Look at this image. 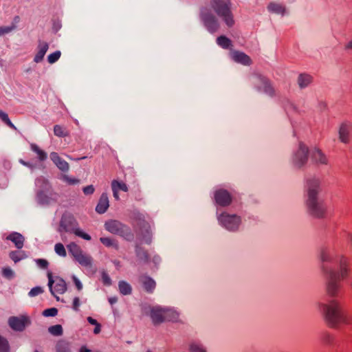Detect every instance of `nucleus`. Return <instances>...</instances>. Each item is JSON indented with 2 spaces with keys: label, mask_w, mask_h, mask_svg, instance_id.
Listing matches in <instances>:
<instances>
[{
  "label": "nucleus",
  "mask_w": 352,
  "mask_h": 352,
  "mask_svg": "<svg viewBox=\"0 0 352 352\" xmlns=\"http://www.w3.org/2000/svg\"><path fill=\"white\" fill-rule=\"evenodd\" d=\"M336 270L322 266V273L326 277L324 290L331 299L327 302L318 304L326 323L333 329L340 328L341 324L349 325L352 323L351 316L342 309V303L336 299L342 291V280L348 279L351 274V260L344 254H339L336 256Z\"/></svg>",
  "instance_id": "f257e3e1"
},
{
  "label": "nucleus",
  "mask_w": 352,
  "mask_h": 352,
  "mask_svg": "<svg viewBox=\"0 0 352 352\" xmlns=\"http://www.w3.org/2000/svg\"><path fill=\"white\" fill-rule=\"evenodd\" d=\"M321 191V181L318 177L307 179L305 186V205L308 213L313 217L322 219L325 217L327 207L319 197Z\"/></svg>",
  "instance_id": "f03ea898"
},
{
  "label": "nucleus",
  "mask_w": 352,
  "mask_h": 352,
  "mask_svg": "<svg viewBox=\"0 0 352 352\" xmlns=\"http://www.w3.org/2000/svg\"><path fill=\"white\" fill-rule=\"evenodd\" d=\"M210 8L228 27L234 24L230 0H210Z\"/></svg>",
  "instance_id": "7ed1b4c3"
},
{
  "label": "nucleus",
  "mask_w": 352,
  "mask_h": 352,
  "mask_svg": "<svg viewBox=\"0 0 352 352\" xmlns=\"http://www.w3.org/2000/svg\"><path fill=\"white\" fill-rule=\"evenodd\" d=\"M60 227H62L65 231L71 232L75 234L76 236L81 237L85 240L89 241L91 236L77 228V222L73 216L64 214L60 220Z\"/></svg>",
  "instance_id": "20e7f679"
},
{
  "label": "nucleus",
  "mask_w": 352,
  "mask_h": 352,
  "mask_svg": "<svg viewBox=\"0 0 352 352\" xmlns=\"http://www.w3.org/2000/svg\"><path fill=\"white\" fill-rule=\"evenodd\" d=\"M151 317L153 323L158 324L164 320L176 321L179 317L177 311L170 309L153 308L151 309Z\"/></svg>",
  "instance_id": "39448f33"
},
{
  "label": "nucleus",
  "mask_w": 352,
  "mask_h": 352,
  "mask_svg": "<svg viewBox=\"0 0 352 352\" xmlns=\"http://www.w3.org/2000/svg\"><path fill=\"white\" fill-rule=\"evenodd\" d=\"M309 149L308 147L300 142L298 149L293 153L292 156V163L295 168H302L308 161Z\"/></svg>",
  "instance_id": "423d86ee"
},
{
  "label": "nucleus",
  "mask_w": 352,
  "mask_h": 352,
  "mask_svg": "<svg viewBox=\"0 0 352 352\" xmlns=\"http://www.w3.org/2000/svg\"><path fill=\"white\" fill-rule=\"evenodd\" d=\"M218 220L227 230L230 231L236 230L241 223V219L236 215H230L226 212H223L218 217Z\"/></svg>",
  "instance_id": "0eeeda50"
},
{
  "label": "nucleus",
  "mask_w": 352,
  "mask_h": 352,
  "mask_svg": "<svg viewBox=\"0 0 352 352\" xmlns=\"http://www.w3.org/2000/svg\"><path fill=\"white\" fill-rule=\"evenodd\" d=\"M337 256H335L334 249L330 246L321 247L318 253V258L320 261V269L322 271V266L329 267L327 264L331 263Z\"/></svg>",
  "instance_id": "6e6552de"
},
{
  "label": "nucleus",
  "mask_w": 352,
  "mask_h": 352,
  "mask_svg": "<svg viewBox=\"0 0 352 352\" xmlns=\"http://www.w3.org/2000/svg\"><path fill=\"white\" fill-rule=\"evenodd\" d=\"M47 276L49 279L48 285L50 292L52 295L56 298V300H58L59 298L56 294H62L66 291V283L63 279L58 277H56L54 280H53L51 273H48Z\"/></svg>",
  "instance_id": "1a4fd4ad"
},
{
  "label": "nucleus",
  "mask_w": 352,
  "mask_h": 352,
  "mask_svg": "<svg viewBox=\"0 0 352 352\" xmlns=\"http://www.w3.org/2000/svg\"><path fill=\"white\" fill-rule=\"evenodd\" d=\"M201 18L205 26L210 32H214L219 28V23L217 18L210 12L207 8L201 10Z\"/></svg>",
  "instance_id": "9d476101"
},
{
  "label": "nucleus",
  "mask_w": 352,
  "mask_h": 352,
  "mask_svg": "<svg viewBox=\"0 0 352 352\" xmlns=\"http://www.w3.org/2000/svg\"><path fill=\"white\" fill-rule=\"evenodd\" d=\"M10 327L15 331H23L25 326L30 323L28 317L21 316L19 317H10L8 320Z\"/></svg>",
  "instance_id": "9b49d317"
},
{
  "label": "nucleus",
  "mask_w": 352,
  "mask_h": 352,
  "mask_svg": "<svg viewBox=\"0 0 352 352\" xmlns=\"http://www.w3.org/2000/svg\"><path fill=\"white\" fill-rule=\"evenodd\" d=\"M215 201L218 205L226 206L229 205L232 201V197L230 193L223 189L217 190L214 193Z\"/></svg>",
  "instance_id": "f8f14e48"
},
{
  "label": "nucleus",
  "mask_w": 352,
  "mask_h": 352,
  "mask_svg": "<svg viewBox=\"0 0 352 352\" xmlns=\"http://www.w3.org/2000/svg\"><path fill=\"white\" fill-rule=\"evenodd\" d=\"M311 160L317 165H327L329 160L326 155L319 148H315L311 153Z\"/></svg>",
  "instance_id": "ddd939ff"
},
{
  "label": "nucleus",
  "mask_w": 352,
  "mask_h": 352,
  "mask_svg": "<svg viewBox=\"0 0 352 352\" xmlns=\"http://www.w3.org/2000/svg\"><path fill=\"white\" fill-rule=\"evenodd\" d=\"M231 58L236 63L244 65H250L252 63L251 58L249 56L243 52L239 51H234L231 54Z\"/></svg>",
  "instance_id": "4468645a"
},
{
  "label": "nucleus",
  "mask_w": 352,
  "mask_h": 352,
  "mask_svg": "<svg viewBox=\"0 0 352 352\" xmlns=\"http://www.w3.org/2000/svg\"><path fill=\"white\" fill-rule=\"evenodd\" d=\"M50 158L56 166L62 171H66L69 169L68 163L63 160L57 153L53 152L50 154Z\"/></svg>",
  "instance_id": "2eb2a0df"
},
{
  "label": "nucleus",
  "mask_w": 352,
  "mask_h": 352,
  "mask_svg": "<svg viewBox=\"0 0 352 352\" xmlns=\"http://www.w3.org/2000/svg\"><path fill=\"white\" fill-rule=\"evenodd\" d=\"M6 239L11 241L18 249L23 247L25 239L20 233L12 232L6 237Z\"/></svg>",
  "instance_id": "dca6fc26"
},
{
  "label": "nucleus",
  "mask_w": 352,
  "mask_h": 352,
  "mask_svg": "<svg viewBox=\"0 0 352 352\" xmlns=\"http://www.w3.org/2000/svg\"><path fill=\"white\" fill-rule=\"evenodd\" d=\"M111 187H112V190H113V197H115V199L116 200L119 199V196H118L119 190H122L124 192H126L128 190L127 186L126 185L125 183H124L122 182H118L116 180H113L112 182Z\"/></svg>",
  "instance_id": "f3484780"
},
{
  "label": "nucleus",
  "mask_w": 352,
  "mask_h": 352,
  "mask_svg": "<svg viewBox=\"0 0 352 352\" xmlns=\"http://www.w3.org/2000/svg\"><path fill=\"white\" fill-rule=\"evenodd\" d=\"M339 139L344 144H347L349 141V130L346 123L343 122L341 124L339 131Z\"/></svg>",
  "instance_id": "a211bd4d"
},
{
  "label": "nucleus",
  "mask_w": 352,
  "mask_h": 352,
  "mask_svg": "<svg viewBox=\"0 0 352 352\" xmlns=\"http://www.w3.org/2000/svg\"><path fill=\"white\" fill-rule=\"evenodd\" d=\"M267 10L270 13L283 15L285 12V8L278 2H271L267 6Z\"/></svg>",
  "instance_id": "6ab92c4d"
},
{
  "label": "nucleus",
  "mask_w": 352,
  "mask_h": 352,
  "mask_svg": "<svg viewBox=\"0 0 352 352\" xmlns=\"http://www.w3.org/2000/svg\"><path fill=\"white\" fill-rule=\"evenodd\" d=\"M109 199L106 194H102L99 199L98 204L96 206V210L100 214L106 212L109 208Z\"/></svg>",
  "instance_id": "aec40b11"
},
{
  "label": "nucleus",
  "mask_w": 352,
  "mask_h": 352,
  "mask_svg": "<svg viewBox=\"0 0 352 352\" xmlns=\"http://www.w3.org/2000/svg\"><path fill=\"white\" fill-rule=\"evenodd\" d=\"M48 44L46 42H40L38 45V52L34 57L36 63L41 62L48 50Z\"/></svg>",
  "instance_id": "412c9836"
},
{
  "label": "nucleus",
  "mask_w": 352,
  "mask_h": 352,
  "mask_svg": "<svg viewBox=\"0 0 352 352\" xmlns=\"http://www.w3.org/2000/svg\"><path fill=\"white\" fill-rule=\"evenodd\" d=\"M312 81V77L307 74H301L298 76L297 82L300 89L307 87Z\"/></svg>",
  "instance_id": "4be33fe9"
},
{
  "label": "nucleus",
  "mask_w": 352,
  "mask_h": 352,
  "mask_svg": "<svg viewBox=\"0 0 352 352\" xmlns=\"http://www.w3.org/2000/svg\"><path fill=\"white\" fill-rule=\"evenodd\" d=\"M141 282L144 289L148 292H152L156 285L155 282L148 276H142L141 278Z\"/></svg>",
  "instance_id": "5701e85b"
},
{
  "label": "nucleus",
  "mask_w": 352,
  "mask_h": 352,
  "mask_svg": "<svg viewBox=\"0 0 352 352\" xmlns=\"http://www.w3.org/2000/svg\"><path fill=\"white\" fill-rule=\"evenodd\" d=\"M122 225L116 221H109L105 223V228L109 232L117 234L119 232Z\"/></svg>",
  "instance_id": "b1692460"
},
{
  "label": "nucleus",
  "mask_w": 352,
  "mask_h": 352,
  "mask_svg": "<svg viewBox=\"0 0 352 352\" xmlns=\"http://www.w3.org/2000/svg\"><path fill=\"white\" fill-rule=\"evenodd\" d=\"M74 259L81 265L88 267L91 264V258L89 255L82 252L78 256L74 258Z\"/></svg>",
  "instance_id": "393cba45"
},
{
  "label": "nucleus",
  "mask_w": 352,
  "mask_h": 352,
  "mask_svg": "<svg viewBox=\"0 0 352 352\" xmlns=\"http://www.w3.org/2000/svg\"><path fill=\"white\" fill-rule=\"evenodd\" d=\"M67 248L69 253L73 256L74 258L78 256V255L82 252L80 246L74 242L70 243L67 245Z\"/></svg>",
  "instance_id": "a878e982"
},
{
  "label": "nucleus",
  "mask_w": 352,
  "mask_h": 352,
  "mask_svg": "<svg viewBox=\"0 0 352 352\" xmlns=\"http://www.w3.org/2000/svg\"><path fill=\"white\" fill-rule=\"evenodd\" d=\"M265 95L270 98L276 96V89L271 82L265 79Z\"/></svg>",
  "instance_id": "bb28decb"
},
{
  "label": "nucleus",
  "mask_w": 352,
  "mask_h": 352,
  "mask_svg": "<svg viewBox=\"0 0 352 352\" xmlns=\"http://www.w3.org/2000/svg\"><path fill=\"white\" fill-rule=\"evenodd\" d=\"M217 44L224 49H228L231 45V41L229 38L224 36H219L217 39Z\"/></svg>",
  "instance_id": "cd10ccee"
},
{
  "label": "nucleus",
  "mask_w": 352,
  "mask_h": 352,
  "mask_svg": "<svg viewBox=\"0 0 352 352\" xmlns=\"http://www.w3.org/2000/svg\"><path fill=\"white\" fill-rule=\"evenodd\" d=\"M119 290L121 294L124 295H127L131 294V287L129 284L124 281H120L119 283Z\"/></svg>",
  "instance_id": "c85d7f7f"
},
{
  "label": "nucleus",
  "mask_w": 352,
  "mask_h": 352,
  "mask_svg": "<svg viewBox=\"0 0 352 352\" xmlns=\"http://www.w3.org/2000/svg\"><path fill=\"white\" fill-rule=\"evenodd\" d=\"M32 150L35 152L39 158L40 160L43 161L45 160L47 157L46 153L39 148V147L36 144H32L31 145Z\"/></svg>",
  "instance_id": "c756f323"
},
{
  "label": "nucleus",
  "mask_w": 352,
  "mask_h": 352,
  "mask_svg": "<svg viewBox=\"0 0 352 352\" xmlns=\"http://www.w3.org/2000/svg\"><path fill=\"white\" fill-rule=\"evenodd\" d=\"M32 150L35 152L39 158L40 160L43 161L45 160L47 157L46 153L39 148V147L36 144H32L31 145Z\"/></svg>",
  "instance_id": "7c9ffc66"
},
{
  "label": "nucleus",
  "mask_w": 352,
  "mask_h": 352,
  "mask_svg": "<svg viewBox=\"0 0 352 352\" xmlns=\"http://www.w3.org/2000/svg\"><path fill=\"white\" fill-rule=\"evenodd\" d=\"M32 150L35 152L39 158L40 160L43 161L45 160L47 157L46 153L39 148V147L36 144H32L31 145Z\"/></svg>",
  "instance_id": "2f4dec72"
},
{
  "label": "nucleus",
  "mask_w": 352,
  "mask_h": 352,
  "mask_svg": "<svg viewBox=\"0 0 352 352\" xmlns=\"http://www.w3.org/2000/svg\"><path fill=\"white\" fill-rule=\"evenodd\" d=\"M54 132L56 136L65 137L67 135V130L62 126L55 125L54 127Z\"/></svg>",
  "instance_id": "473e14b6"
},
{
  "label": "nucleus",
  "mask_w": 352,
  "mask_h": 352,
  "mask_svg": "<svg viewBox=\"0 0 352 352\" xmlns=\"http://www.w3.org/2000/svg\"><path fill=\"white\" fill-rule=\"evenodd\" d=\"M48 331L54 336H60L63 333V328L60 324L51 326L49 327Z\"/></svg>",
  "instance_id": "72a5a7b5"
},
{
  "label": "nucleus",
  "mask_w": 352,
  "mask_h": 352,
  "mask_svg": "<svg viewBox=\"0 0 352 352\" xmlns=\"http://www.w3.org/2000/svg\"><path fill=\"white\" fill-rule=\"evenodd\" d=\"M137 256L142 260L144 263H147L149 261V256L146 252L143 251L140 248L136 249Z\"/></svg>",
  "instance_id": "f704fd0d"
},
{
  "label": "nucleus",
  "mask_w": 352,
  "mask_h": 352,
  "mask_svg": "<svg viewBox=\"0 0 352 352\" xmlns=\"http://www.w3.org/2000/svg\"><path fill=\"white\" fill-rule=\"evenodd\" d=\"M54 250L56 253L60 256H65L67 254L64 245L60 243L55 245Z\"/></svg>",
  "instance_id": "c9c22d12"
},
{
  "label": "nucleus",
  "mask_w": 352,
  "mask_h": 352,
  "mask_svg": "<svg viewBox=\"0 0 352 352\" xmlns=\"http://www.w3.org/2000/svg\"><path fill=\"white\" fill-rule=\"evenodd\" d=\"M57 352H69L68 344L64 341H60L56 344Z\"/></svg>",
  "instance_id": "e433bc0d"
},
{
  "label": "nucleus",
  "mask_w": 352,
  "mask_h": 352,
  "mask_svg": "<svg viewBox=\"0 0 352 352\" xmlns=\"http://www.w3.org/2000/svg\"><path fill=\"white\" fill-rule=\"evenodd\" d=\"M0 352H9V344L6 339L0 336Z\"/></svg>",
  "instance_id": "4c0bfd02"
},
{
  "label": "nucleus",
  "mask_w": 352,
  "mask_h": 352,
  "mask_svg": "<svg viewBox=\"0 0 352 352\" xmlns=\"http://www.w3.org/2000/svg\"><path fill=\"white\" fill-rule=\"evenodd\" d=\"M0 119H1L8 126L11 128H15L13 124L10 120L8 116L5 112L0 110Z\"/></svg>",
  "instance_id": "58836bf2"
},
{
  "label": "nucleus",
  "mask_w": 352,
  "mask_h": 352,
  "mask_svg": "<svg viewBox=\"0 0 352 352\" xmlns=\"http://www.w3.org/2000/svg\"><path fill=\"white\" fill-rule=\"evenodd\" d=\"M60 56V52L59 51L54 52L48 56V62L51 64L54 63L59 59Z\"/></svg>",
  "instance_id": "ea45409f"
},
{
  "label": "nucleus",
  "mask_w": 352,
  "mask_h": 352,
  "mask_svg": "<svg viewBox=\"0 0 352 352\" xmlns=\"http://www.w3.org/2000/svg\"><path fill=\"white\" fill-rule=\"evenodd\" d=\"M57 314L58 309L54 307L45 309L43 312V315L45 317L56 316Z\"/></svg>",
  "instance_id": "a19ab883"
},
{
  "label": "nucleus",
  "mask_w": 352,
  "mask_h": 352,
  "mask_svg": "<svg viewBox=\"0 0 352 352\" xmlns=\"http://www.w3.org/2000/svg\"><path fill=\"white\" fill-rule=\"evenodd\" d=\"M101 243L107 247H110L111 245H114L116 249H118L117 244H114L113 241L108 237H101L100 239Z\"/></svg>",
  "instance_id": "79ce46f5"
},
{
  "label": "nucleus",
  "mask_w": 352,
  "mask_h": 352,
  "mask_svg": "<svg viewBox=\"0 0 352 352\" xmlns=\"http://www.w3.org/2000/svg\"><path fill=\"white\" fill-rule=\"evenodd\" d=\"M43 292V290L41 287H35L30 291L28 294L30 296L34 297L42 294Z\"/></svg>",
  "instance_id": "37998d69"
},
{
  "label": "nucleus",
  "mask_w": 352,
  "mask_h": 352,
  "mask_svg": "<svg viewBox=\"0 0 352 352\" xmlns=\"http://www.w3.org/2000/svg\"><path fill=\"white\" fill-rule=\"evenodd\" d=\"M10 257L14 263H16L22 259L21 254L16 251H12L10 253Z\"/></svg>",
  "instance_id": "c03bdc74"
},
{
  "label": "nucleus",
  "mask_w": 352,
  "mask_h": 352,
  "mask_svg": "<svg viewBox=\"0 0 352 352\" xmlns=\"http://www.w3.org/2000/svg\"><path fill=\"white\" fill-rule=\"evenodd\" d=\"M2 274L8 278H12L14 276L13 271L10 267H5L2 270Z\"/></svg>",
  "instance_id": "a18cd8bd"
},
{
  "label": "nucleus",
  "mask_w": 352,
  "mask_h": 352,
  "mask_svg": "<svg viewBox=\"0 0 352 352\" xmlns=\"http://www.w3.org/2000/svg\"><path fill=\"white\" fill-rule=\"evenodd\" d=\"M190 352H206V351L197 344H192L190 347Z\"/></svg>",
  "instance_id": "49530a36"
},
{
  "label": "nucleus",
  "mask_w": 352,
  "mask_h": 352,
  "mask_svg": "<svg viewBox=\"0 0 352 352\" xmlns=\"http://www.w3.org/2000/svg\"><path fill=\"white\" fill-rule=\"evenodd\" d=\"M63 179L69 184H75L78 182V180L75 178H71L69 176L63 175Z\"/></svg>",
  "instance_id": "de8ad7c7"
},
{
  "label": "nucleus",
  "mask_w": 352,
  "mask_h": 352,
  "mask_svg": "<svg viewBox=\"0 0 352 352\" xmlns=\"http://www.w3.org/2000/svg\"><path fill=\"white\" fill-rule=\"evenodd\" d=\"M72 280H73V282H74L75 286L76 287L78 291H80L82 289V285L81 282L75 276H72Z\"/></svg>",
  "instance_id": "09e8293b"
},
{
  "label": "nucleus",
  "mask_w": 352,
  "mask_h": 352,
  "mask_svg": "<svg viewBox=\"0 0 352 352\" xmlns=\"http://www.w3.org/2000/svg\"><path fill=\"white\" fill-rule=\"evenodd\" d=\"M36 263H37L38 266L42 269L47 268V267L48 265L47 261L45 259H38V260H36Z\"/></svg>",
  "instance_id": "8fccbe9b"
},
{
  "label": "nucleus",
  "mask_w": 352,
  "mask_h": 352,
  "mask_svg": "<svg viewBox=\"0 0 352 352\" xmlns=\"http://www.w3.org/2000/svg\"><path fill=\"white\" fill-rule=\"evenodd\" d=\"M80 307V299L78 297H75L73 300L72 308L75 311H78Z\"/></svg>",
  "instance_id": "3c124183"
},
{
  "label": "nucleus",
  "mask_w": 352,
  "mask_h": 352,
  "mask_svg": "<svg viewBox=\"0 0 352 352\" xmlns=\"http://www.w3.org/2000/svg\"><path fill=\"white\" fill-rule=\"evenodd\" d=\"M94 188L92 185L86 186L83 188V192L85 195H91L94 192Z\"/></svg>",
  "instance_id": "603ef678"
},
{
  "label": "nucleus",
  "mask_w": 352,
  "mask_h": 352,
  "mask_svg": "<svg viewBox=\"0 0 352 352\" xmlns=\"http://www.w3.org/2000/svg\"><path fill=\"white\" fill-rule=\"evenodd\" d=\"M102 282L105 285H110L111 284V278L108 276L107 274L103 273L102 275Z\"/></svg>",
  "instance_id": "864d4df0"
},
{
  "label": "nucleus",
  "mask_w": 352,
  "mask_h": 352,
  "mask_svg": "<svg viewBox=\"0 0 352 352\" xmlns=\"http://www.w3.org/2000/svg\"><path fill=\"white\" fill-rule=\"evenodd\" d=\"M12 29H14V27H6V28H2L0 27V36L3 35L4 34L8 33L10 32Z\"/></svg>",
  "instance_id": "5fc2aeb1"
},
{
  "label": "nucleus",
  "mask_w": 352,
  "mask_h": 352,
  "mask_svg": "<svg viewBox=\"0 0 352 352\" xmlns=\"http://www.w3.org/2000/svg\"><path fill=\"white\" fill-rule=\"evenodd\" d=\"M344 50L346 52L352 51V38L344 45Z\"/></svg>",
  "instance_id": "6e6d98bb"
},
{
  "label": "nucleus",
  "mask_w": 352,
  "mask_h": 352,
  "mask_svg": "<svg viewBox=\"0 0 352 352\" xmlns=\"http://www.w3.org/2000/svg\"><path fill=\"white\" fill-rule=\"evenodd\" d=\"M332 337L330 334H326L324 337V340L327 343H330L331 342Z\"/></svg>",
  "instance_id": "4d7b16f0"
},
{
  "label": "nucleus",
  "mask_w": 352,
  "mask_h": 352,
  "mask_svg": "<svg viewBox=\"0 0 352 352\" xmlns=\"http://www.w3.org/2000/svg\"><path fill=\"white\" fill-rule=\"evenodd\" d=\"M87 320L90 324H94L95 326L97 325V324H98L96 320L94 319L91 317H88Z\"/></svg>",
  "instance_id": "13d9d810"
},
{
  "label": "nucleus",
  "mask_w": 352,
  "mask_h": 352,
  "mask_svg": "<svg viewBox=\"0 0 352 352\" xmlns=\"http://www.w3.org/2000/svg\"><path fill=\"white\" fill-rule=\"evenodd\" d=\"M100 324H97V325H96V327L94 328V333L98 334L100 333Z\"/></svg>",
  "instance_id": "bf43d9fd"
},
{
  "label": "nucleus",
  "mask_w": 352,
  "mask_h": 352,
  "mask_svg": "<svg viewBox=\"0 0 352 352\" xmlns=\"http://www.w3.org/2000/svg\"><path fill=\"white\" fill-rule=\"evenodd\" d=\"M41 182L45 183V182H46V181H45V179H43V178H38V179H36V184H37V185H38V184H39L40 183H41Z\"/></svg>",
  "instance_id": "052dcab7"
},
{
  "label": "nucleus",
  "mask_w": 352,
  "mask_h": 352,
  "mask_svg": "<svg viewBox=\"0 0 352 352\" xmlns=\"http://www.w3.org/2000/svg\"><path fill=\"white\" fill-rule=\"evenodd\" d=\"M80 352H91V351L85 347H82L80 350Z\"/></svg>",
  "instance_id": "680f3d73"
},
{
  "label": "nucleus",
  "mask_w": 352,
  "mask_h": 352,
  "mask_svg": "<svg viewBox=\"0 0 352 352\" xmlns=\"http://www.w3.org/2000/svg\"><path fill=\"white\" fill-rule=\"evenodd\" d=\"M116 302V298H110L109 299V302L112 305L113 304L114 302Z\"/></svg>",
  "instance_id": "e2e57ef3"
},
{
  "label": "nucleus",
  "mask_w": 352,
  "mask_h": 352,
  "mask_svg": "<svg viewBox=\"0 0 352 352\" xmlns=\"http://www.w3.org/2000/svg\"><path fill=\"white\" fill-rule=\"evenodd\" d=\"M350 285L352 287V281L350 283Z\"/></svg>",
  "instance_id": "0e129e2a"
},
{
  "label": "nucleus",
  "mask_w": 352,
  "mask_h": 352,
  "mask_svg": "<svg viewBox=\"0 0 352 352\" xmlns=\"http://www.w3.org/2000/svg\"><path fill=\"white\" fill-rule=\"evenodd\" d=\"M35 352H38V351H36Z\"/></svg>",
  "instance_id": "69168bd1"
}]
</instances>
